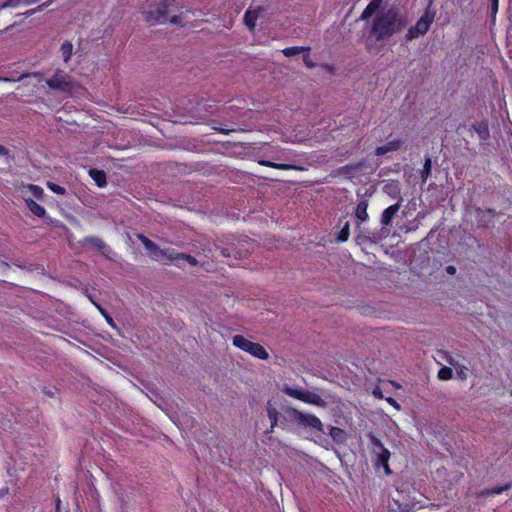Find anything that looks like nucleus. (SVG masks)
I'll return each mask as SVG.
<instances>
[{
    "instance_id": "obj_21",
    "label": "nucleus",
    "mask_w": 512,
    "mask_h": 512,
    "mask_svg": "<svg viewBox=\"0 0 512 512\" xmlns=\"http://www.w3.org/2000/svg\"><path fill=\"white\" fill-rule=\"evenodd\" d=\"M383 191L389 196L395 198L400 195V185L398 181H390L383 187Z\"/></svg>"
},
{
    "instance_id": "obj_3",
    "label": "nucleus",
    "mask_w": 512,
    "mask_h": 512,
    "mask_svg": "<svg viewBox=\"0 0 512 512\" xmlns=\"http://www.w3.org/2000/svg\"><path fill=\"white\" fill-rule=\"evenodd\" d=\"M400 206V202H397L396 204L386 208L381 215V224L383 225V227L378 231L368 232L367 235L359 233L356 238L358 243H360V241L378 243L379 241L387 238L390 231L386 226L392 223V220L399 211Z\"/></svg>"
},
{
    "instance_id": "obj_18",
    "label": "nucleus",
    "mask_w": 512,
    "mask_h": 512,
    "mask_svg": "<svg viewBox=\"0 0 512 512\" xmlns=\"http://www.w3.org/2000/svg\"><path fill=\"white\" fill-rule=\"evenodd\" d=\"M512 487L511 483H507L503 486H495L493 488H487L480 491L479 496L480 497H487L495 494H501L504 491L509 490Z\"/></svg>"
},
{
    "instance_id": "obj_26",
    "label": "nucleus",
    "mask_w": 512,
    "mask_h": 512,
    "mask_svg": "<svg viewBox=\"0 0 512 512\" xmlns=\"http://www.w3.org/2000/svg\"><path fill=\"white\" fill-rule=\"evenodd\" d=\"M431 170H432V160H431V157L430 156H426L425 157L424 166H423V170L421 171V178H422L423 182H426V180L428 179V177L431 174Z\"/></svg>"
},
{
    "instance_id": "obj_44",
    "label": "nucleus",
    "mask_w": 512,
    "mask_h": 512,
    "mask_svg": "<svg viewBox=\"0 0 512 512\" xmlns=\"http://www.w3.org/2000/svg\"><path fill=\"white\" fill-rule=\"evenodd\" d=\"M54 0H49L47 2L42 3L41 5L37 6L35 10L37 12L43 11L46 7H48Z\"/></svg>"
},
{
    "instance_id": "obj_23",
    "label": "nucleus",
    "mask_w": 512,
    "mask_h": 512,
    "mask_svg": "<svg viewBox=\"0 0 512 512\" xmlns=\"http://www.w3.org/2000/svg\"><path fill=\"white\" fill-rule=\"evenodd\" d=\"M60 51L62 53L63 61L67 63L71 56L73 51V45L70 41H64L61 45Z\"/></svg>"
},
{
    "instance_id": "obj_58",
    "label": "nucleus",
    "mask_w": 512,
    "mask_h": 512,
    "mask_svg": "<svg viewBox=\"0 0 512 512\" xmlns=\"http://www.w3.org/2000/svg\"><path fill=\"white\" fill-rule=\"evenodd\" d=\"M0 263H1V265H2L5 269H9V268H10V265H9L7 262H5V261H1V260H0Z\"/></svg>"
},
{
    "instance_id": "obj_62",
    "label": "nucleus",
    "mask_w": 512,
    "mask_h": 512,
    "mask_svg": "<svg viewBox=\"0 0 512 512\" xmlns=\"http://www.w3.org/2000/svg\"><path fill=\"white\" fill-rule=\"evenodd\" d=\"M45 393H46V394H48L49 396H52V395H53V393H52V392H50V391H45Z\"/></svg>"
},
{
    "instance_id": "obj_50",
    "label": "nucleus",
    "mask_w": 512,
    "mask_h": 512,
    "mask_svg": "<svg viewBox=\"0 0 512 512\" xmlns=\"http://www.w3.org/2000/svg\"><path fill=\"white\" fill-rule=\"evenodd\" d=\"M259 164L275 168V163L268 160H261L259 161Z\"/></svg>"
},
{
    "instance_id": "obj_2",
    "label": "nucleus",
    "mask_w": 512,
    "mask_h": 512,
    "mask_svg": "<svg viewBox=\"0 0 512 512\" xmlns=\"http://www.w3.org/2000/svg\"><path fill=\"white\" fill-rule=\"evenodd\" d=\"M176 10V0H146L141 12L144 21L154 25L167 21L169 13Z\"/></svg>"
},
{
    "instance_id": "obj_27",
    "label": "nucleus",
    "mask_w": 512,
    "mask_h": 512,
    "mask_svg": "<svg viewBox=\"0 0 512 512\" xmlns=\"http://www.w3.org/2000/svg\"><path fill=\"white\" fill-rule=\"evenodd\" d=\"M309 50V47H288L283 50V54L287 57H291L303 52H309Z\"/></svg>"
},
{
    "instance_id": "obj_41",
    "label": "nucleus",
    "mask_w": 512,
    "mask_h": 512,
    "mask_svg": "<svg viewBox=\"0 0 512 512\" xmlns=\"http://www.w3.org/2000/svg\"><path fill=\"white\" fill-rule=\"evenodd\" d=\"M303 61L305 65L309 68H313L315 66V63L312 62L308 52H306V54L303 55Z\"/></svg>"
},
{
    "instance_id": "obj_35",
    "label": "nucleus",
    "mask_w": 512,
    "mask_h": 512,
    "mask_svg": "<svg viewBox=\"0 0 512 512\" xmlns=\"http://www.w3.org/2000/svg\"><path fill=\"white\" fill-rule=\"evenodd\" d=\"M177 252H174V250L170 249H162V253H160V258L164 257L168 261H178L180 260V257H177Z\"/></svg>"
},
{
    "instance_id": "obj_14",
    "label": "nucleus",
    "mask_w": 512,
    "mask_h": 512,
    "mask_svg": "<svg viewBox=\"0 0 512 512\" xmlns=\"http://www.w3.org/2000/svg\"><path fill=\"white\" fill-rule=\"evenodd\" d=\"M364 166V162L360 161L353 164L342 166L338 169V174L347 178H352L356 172L360 171Z\"/></svg>"
},
{
    "instance_id": "obj_61",
    "label": "nucleus",
    "mask_w": 512,
    "mask_h": 512,
    "mask_svg": "<svg viewBox=\"0 0 512 512\" xmlns=\"http://www.w3.org/2000/svg\"><path fill=\"white\" fill-rule=\"evenodd\" d=\"M391 383H392L395 387H397V388H398V387H400V385H399V384H397V383H395V382H393V381H392Z\"/></svg>"
},
{
    "instance_id": "obj_30",
    "label": "nucleus",
    "mask_w": 512,
    "mask_h": 512,
    "mask_svg": "<svg viewBox=\"0 0 512 512\" xmlns=\"http://www.w3.org/2000/svg\"><path fill=\"white\" fill-rule=\"evenodd\" d=\"M38 1L39 0H7L5 3L2 4L1 8L16 7L22 3L26 4V5H30V4H34Z\"/></svg>"
},
{
    "instance_id": "obj_51",
    "label": "nucleus",
    "mask_w": 512,
    "mask_h": 512,
    "mask_svg": "<svg viewBox=\"0 0 512 512\" xmlns=\"http://www.w3.org/2000/svg\"><path fill=\"white\" fill-rule=\"evenodd\" d=\"M446 272L449 274V275H454L456 273V268L454 266H447L446 267Z\"/></svg>"
},
{
    "instance_id": "obj_11",
    "label": "nucleus",
    "mask_w": 512,
    "mask_h": 512,
    "mask_svg": "<svg viewBox=\"0 0 512 512\" xmlns=\"http://www.w3.org/2000/svg\"><path fill=\"white\" fill-rule=\"evenodd\" d=\"M328 434L338 445H343L348 440L347 432L339 427L329 426Z\"/></svg>"
},
{
    "instance_id": "obj_47",
    "label": "nucleus",
    "mask_w": 512,
    "mask_h": 512,
    "mask_svg": "<svg viewBox=\"0 0 512 512\" xmlns=\"http://www.w3.org/2000/svg\"><path fill=\"white\" fill-rule=\"evenodd\" d=\"M275 168L281 169V170H287V169L293 168V166L288 165V164L275 163Z\"/></svg>"
},
{
    "instance_id": "obj_32",
    "label": "nucleus",
    "mask_w": 512,
    "mask_h": 512,
    "mask_svg": "<svg viewBox=\"0 0 512 512\" xmlns=\"http://www.w3.org/2000/svg\"><path fill=\"white\" fill-rule=\"evenodd\" d=\"M438 379L446 381L453 377V371L450 367L444 366L438 371Z\"/></svg>"
},
{
    "instance_id": "obj_40",
    "label": "nucleus",
    "mask_w": 512,
    "mask_h": 512,
    "mask_svg": "<svg viewBox=\"0 0 512 512\" xmlns=\"http://www.w3.org/2000/svg\"><path fill=\"white\" fill-rule=\"evenodd\" d=\"M394 502L398 505V508L402 511V512H408L410 510V508L412 507V505L410 503H404V504H400L399 503V500H394Z\"/></svg>"
},
{
    "instance_id": "obj_16",
    "label": "nucleus",
    "mask_w": 512,
    "mask_h": 512,
    "mask_svg": "<svg viewBox=\"0 0 512 512\" xmlns=\"http://www.w3.org/2000/svg\"><path fill=\"white\" fill-rule=\"evenodd\" d=\"M368 201L367 200H361L355 209V216L359 222H364L368 219ZM360 223H358V226Z\"/></svg>"
},
{
    "instance_id": "obj_20",
    "label": "nucleus",
    "mask_w": 512,
    "mask_h": 512,
    "mask_svg": "<svg viewBox=\"0 0 512 512\" xmlns=\"http://www.w3.org/2000/svg\"><path fill=\"white\" fill-rule=\"evenodd\" d=\"M89 175L99 187H103L106 185V174L103 170L92 168L89 170Z\"/></svg>"
},
{
    "instance_id": "obj_29",
    "label": "nucleus",
    "mask_w": 512,
    "mask_h": 512,
    "mask_svg": "<svg viewBox=\"0 0 512 512\" xmlns=\"http://www.w3.org/2000/svg\"><path fill=\"white\" fill-rule=\"evenodd\" d=\"M267 414L269 419L271 420V428L268 432L273 431L274 427L277 425L278 422V411L276 408L269 406L267 408Z\"/></svg>"
},
{
    "instance_id": "obj_33",
    "label": "nucleus",
    "mask_w": 512,
    "mask_h": 512,
    "mask_svg": "<svg viewBox=\"0 0 512 512\" xmlns=\"http://www.w3.org/2000/svg\"><path fill=\"white\" fill-rule=\"evenodd\" d=\"M84 243H90L95 246L97 249L102 250L106 247V244L99 237H86L84 239Z\"/></svg>"
},
{
    "instance_id": "obj_8",
    "label": "nucleus",
    "mask_w": 512,
    "mask_h": 512,
    "mask_svg": "<svg viewBox=\"0 0 512 512\" xmlns=\"http://www.w3.org/2000/svg\"><path fill=\"white\" fill-rule=\"evenodd\" d=\"M371 444V454L373 463L388 462L390 459V451L384 447L381 440L376 437L372 432L367 434Z\"/></svg>"
},
{
    "instance_id": "obj_54",
    "label": "nucleus",
    "mask_w": 512,
    "mask_h": 512,
    "mask_svg": "<svg viewBox=\"0 0 512 512\" xmlns=\"http://www.w3.org/2000/svg\"><path fill=\"white\" fill-rule=\"evenodd\" d=\"M7 154H8V150H7V148H6V147H4V146H2V145H0V155L5 156V155H7Z\"/></svg>"
},
{
    "instance_id": "obj_1",
    "label": "nucleus",
    "mask_w": 512,
    "mask_h": 512,
    "mask_svg": "<svg viewBox=\"0 0 512 512\" xmlns=\"http://www.w3.org/2000/svg\"><path fill=\"white\" fill-rule=\"evenodd\" d=\"M409 20L398 8L381 10L374 16L368 28L369 40L385 42L394 34H398L407 28Z\"/></svg>"
},
{
    "instance_id": "obj_49",
    "label": "nucleus",
    "mask_w": 512,
    "mask_h": 512,
    "mask_svg": "<svg viewBox=\"0 0 512 512\" xmlns=\"http://www.w3.org/2000/svg\"><path fill=\"white\" fill-rule=\"evenodd\" d=\"M373 395L376 397V398H379V399H382L383 398V394H382V391L379 387H376L374 390H373Z\"/></svg>"
},
{
    "instance_id": "obj_22",
    "label": "nucleus",
    "mask_w": 512,
    "mask_h": 512,
    "mask_svg": "<svg viewBox=\"0 0 512 512\" xmlns=\"http://www.w3.org/2000/svg\"><path fill=\"white\" fill-rule=\"evenodd\" d=\"M282 391H283L286 395H288V396H290V397H293V398H295V399L301 400V401H303V399H304V395H305V392H306V390H303V389H295V388H292V387L287 386V385L283 387Z\"/></svg>"
},
{
    "instance_id": "obj_13",
    "label": "nucleus",
    "mask_w": 512,
    "mask_h": 512,
    "mask_svg": "<svg viewBox=\"0 0 512 512\" xmlns=\"http://www.w3.org/2000/svg\"><path fill=\"white\" fill-rule=\"evenodd\" d=\"M471 128L478 134L481 140L485 141L490 138L489 125L486 120L473 123Z\"/></svg>"
},
{
    "instance_id": "obj_25",
    "label": "nucleus",
    "mask_w": 512,
    "mask_h": 512,
    "mask_svg": "<svg viewBox=\"0 0 512 512\" xmlns=\"http://www.w3.org/2000/svg\"><path fill=\"white\" fill-rule=\"evenodd\" d=\"M350 235V224L348 221H345L343 226L341 227L338 235L336 237L337 242H345L348 240Z\"/></svg>"
},
{
    "instance_id": "obj_42",
    "label": "nucleus",
    "mask_w": 512,
    "mask_h": 512,
    "mask_svg": "<svg viewBox=\"0 0 512 512\" xmlns=\"http://www.w3.org/2000/svg\"><path fill=\"white\" fill-rule=\"evenodd\" d=\"M498 1L499 0H491V15L495 16L498 11Z\"/></svg>"
},
{
    "instance_id": "obj_10",
    "label": "nucleus",
    "mask_w": 512,
    "mask_h": 512,
    "mask_svg": "<svg viewBox=\"0 0 512 512\" xmlns=\"http://www.w3.org/2000/svg\"><path fill=\"white\" fill-rule=\"evenodd\" d=\"M264 9L262 7H257L254 10H247L244 14V23L249 28L250 31H253L256 27V20L259 17V14L263 12Z\"/></svg>"
},
{
    "instance_id": "obj_28",
    "label": "nucleus",
    "mask_w": 512,
    "mask_h": 512,
    "mask_svg": "<svg viewBox=\"0 0 512 512\" xmlns=\"http://www.w3.org/2000/svg\"><path fill=\"white\" fill-rule=\"evenodd\" d=\"M146 250L149 251V253L154 256L155 260L160 259V253H162V249L151 240L150 243L146 244Z\"/></svg>"
},
{
    "instance_id": "obj_7",
    "label": "nucleus",
    "mask_w": 512,
    "mask_h": 512,
    "mask_svg": "<svg viewBox=\"0 0 512 512\" xmlns=\"http://www.w3.org/2000/svg\"><path fill=\"white\" fill-rule=\"evenodd\" d=\"M287 413L292 421L297 422L304 427H311L323 432V424L320 419L312 414L303 413L295 408H288Z\"/></svg>"
},
{
    "instance_id": "obj_46",
    "label": "nucleus",
    "mask_w": 512,
    "mask_h": 512,
    "mask_svg": "<svg viewBox=\"0 0 512 512\" xmlns=\"http://www.w3.org/2000/svg\"><path fill=\"white\" fill-rule=\"evenodd\" d=\"M182 21V18L181 16H178V15H173L171 18H169V22L172 23V24H180Z\"/></svg>"
},
{
    "instance_id": "obj_59",
    "label": "nucleus",
    "mask_w": 512,
    "mask_h": 512,
    "mask_svg": "<svg viewBox=\"0 0 512 512\" xmlns=\"http://www.w3.org/2000/svg\"><path fill=\"white\" fill-rule=\"evenodd\" d=\"M14 26H15L14 24H13V25H10V26L6 27L4 31H5V32H8V31L12 30V28H13Z\"/></svg>"
},
{
    "instance_id": "obj_53",
    "label": "nucleus",
    "mask_w": 512,
    "mask_h": 512,
    "mask_svg": "<svg viewBox=\"0 0 512 512\" xmlns=\"http://www.w3.org/2000/svg\"><path fill=\"white\" fill-rule=\"evenodd\" d=\"M104 317H105L106 321H107L111 326H113V327L115 326L114 321H113L112 317H111L109 314L105 315Z\"/></svg>"
},
{
    "instance_id": "obj_5",
    "label": "nucleus",
    "mask_w": 512,
    "mask_h": 512,
    "mask_svg": "<svg viewBox=\"0 0 512 512\" xmlns=\"http://www.w3.org/2000/svg\"><path fill=\"white\" fill-rule=\"evenodd\" d=\"M46 84L50 89L63 93H71L75 87L72 76L61 69H57Z\"/></svg>"
},
{
    "instance_id": "obj_55",
    "label": "nucleus",
    "mask_w": 512,
    "mask_h": 512,
    "mask_svg": "<svg viewBox=\"0 0 512 512\" xmlns=\"http://www.w3.org/2000/svg\"><path fill=\"white\" fill-rule=\"evenodd\" d=\"M95 306L98 308V310L101 312V314H102L103 316H105V315H107V314H108V313H107V311H106L102 306H100V305H98V304H96Z\"/></svg>"
},
{
    "instance_id": "obj_15",
    "label": "nucleus",
    "mask_w": 512,
    "mask_h": 512,
    "mask_svg": "<svg viewBox=\"0 0 512 512\" xmlns=\"http://www.w3.org/2000/svg\"><path fill=\"white\" fill-rule=\"evenodd\" d=\"M401 144H402L401 140L389 141L385 145L377 147L375 149V155L376 156H382V155H384V154H386L388 152L397 151V150L400 149Z\"/></svg>"
},
{
    "instance_id": "obj_19",
    "label": "nucleus",
    "mask_w": 512,
    "mask_h": 512,
    "mask_svg": "<svg viewBox=\"0 0 512 512\" xmlns=\"http://www.w3.org/2000/svg\"><path fill=\"white\" fill-rule=\"evenodd\" d=\"M25 202H26V205L28 207V209L37 217H44L45 214H46V211L44 209V207H42L41 205H39L37 202H35L33 199L31 198H28V199H25Z\"/></svg>"
},
{
    "instance_id": "obj_39",
    "label": "nucleus",
    "mask_w": 512,
    "mask_h": 512,
    "mask_svg": "<svg viewBox=\"0 0 512 512\" xmlns=\"http://www.w3.org/2000/svg\"><path fill=\"white\" fill-rule=\"evenodd\" d=\"M374 466L376 468L383 467L384 472H385L386 475H391L392 474V470L390 469L388 462L375 463Z\"/></svg>"
},
{
    "instance_id": "obj_56",
    "label": "nucleus",
    "mask_w": 512,
    "mask_h": 512,
    "mask_svg": "<svg viewBox=\"0 0 512 512\" xmlns=\"http://www.w3.org/2000/svg\"><path fill=\"white\" fill-rule=\"evenodd\" d=\"M6 494H8V488L7 487L0 490V497H3Z\"/></svg>"
},
{
    "instance_id": "obj_45",
    "label": "nucleus",
    "mask_w": 512,
    "mask_h": 512,
    "mask_svg": "<svg viewBox=\"0 0 512 512\" xmlns=\"http://www.w3.org/2000/svg\"><path fill=\"white\" fill-rule=\"evenodd\" d=\"M137 238L142 242L144 247H146V244L151 242V240L148 237H146L145 235H143V234H138Z\"/></svg>"
},
{
    "instance_id": "obj_37",
    "label": "nucleus",
    "mask_w": 512,
    "mask_h": 512,
    "mask_svg": "<svg viewBox=\"0 0 512 512\" xmlns=\"http://www.w3.org/2000/svg\"><path fill=\"white\" fill-rule=\"evenodd\" d=\"M47 186L51 191H53L54 193H57V194L63 195L66 192V189L64 187H62L56 183H53V182H48Z\"/></svg>"
},
{
    "instance_id": "obj_48",
    "label": "nucleus",
    "mask_w": 512,
    "mask_h": 512,
    "mask_svg": "<svg viewBox=\"0 0 512 512\" xmlns=\"http://www.w3.org/2000/svg\"><path fill=\"white\" fill-rule=\"evenodd\" d=\"M386 400H387V402H388L389 404H391L392 406H394L396 409L400 410V405L398 404V402H397L394 398L389 397V398H387Z\"/></svg>"
},
{
    "instance_id": "obj_17",
    "label": "nucleus",
    "mask_w": 512,
    "mask_h": 512,
    "mask_svg": "<svg viewBox=\"0 0 512 512\" xmlns=\"http://www.w3.org/2000/svg\"><path fill=\"white\" fill-rule=\"evenodd\" d=\"M303 402L313 404L319 407H326L327 402L324 401L318 394L307 391L305 392Z\"/></svg>"
},
{
    "instance_id": "obj_52",
    "label": "nucleus",
    "mask_w": 512,
    "mask_h": 512,
    "mask_svg": "<svg viewBox=\"0 0 512 512\" xmlns=\"http://www.w3.org/2000/svg\"><path fill=\"white\" fill-rule=\"evenodd\" d=\"M36 12H37V11H36V10H35V8H34V9H30V10L26 11L23 15H24L25 17H30V16H32L33 14H35Z\"/></svg>"
},
{
    "instance_id": "obj_34",
    "label": "nucleus",
    "mask_w": 512,
    "mask_h": 512,
    "mask_svg": "<svg viewBox=\"0 0 512 512\" xmlns=\"http://www.w3.org/2000/svg\"><path fill=\"white\" fill-rule=\"evenodd\" d=\"M438 355L443 358L448 364L457 367L459 363L451 356V354L445 350H438Z\"/></svg>"
},
{
    "instance_id": "obj_43",
    "label": "nucleus",
    "mask_w": 512,
    "mask_h": 512,
    "mask_svg": "<svg viewBox=\"0 0 512 512\" xmlns=\"http://www.w3.org/2000/svg\"><path fill=\"white\" fill-rule=\"evenodd\" d=\"M233 252H234V250H232L230 248H221L220 249V253L224 257H230L231 255H233Z\"/></svg>"
},
{
    "instance_id": "obj_38",
    "label": "nucleus",
    "mask_w": 512,
    "mask_h": 512,
    "mask_svg": "<svg viewBox=\"0 0 512 512\" xmlns=\"http://www.w3.org/2000/svg\"><path fill=\"white\" fill-rule=\"evenodd\" d=\"M456 370H457V375L458 377L461 379V380H466L467 379V368L465 366H462V365H459L457 367H455Z\"/></svg>"
},
{
    "instance_id": "obj_57",
    "label": "nucleus",
    "mask_w": 512,
    "mask_h": 512,
    "mask_svg": "<svg viewBox=\"0 0 512 512\" xmlns=\"http://www.w3.org/2000/svg\"><path fill=\"white\" fill-rule=\"evenodd\" d=\"M13 264H14L15 266H17V267L21 268V269H24V268H25V266H24V265H22L19 261H14V262H13Z\"/></svg>"
},
{
    "instance_id": "obj_60",
    "label": "nucleus",
    "mask_w": 512,
    "mask_h": 512,
    "mask_svg": "<svg viewBox=\"0 0 512 512\" xmlns=\"http://www.w3.org/2000/svg\"><path fill=\"white\" fill-rule=\"evenodd\" d=\"M88 298L91 300V302H92L94 305H96V304H97V303L93 300V296L88 295Z\"/></svg>"
},
{
    "instance_id": "obj_6",
    "label": "nucleus",
    "mask_w": 512,
    "mask_h": 512,
    "mask_svg": "<svg viewBox=\"0 0 512 512\" xmlns=\"http://www.w3.org/2000/svg\"><path fill=\"white\" fill-rule=\"evenodd\" d=\"M232 341L234 346L245 352H248L256 358L262 360H267L269 358L268 352L261 344L252 342L242 335H235Z\"/></svg>"
},
{
    "instance_id": "obj_24",
    "label": "nucleus",
    "mask_w": 512,
    "mask_h": 512,
    "mask_svg": "<svg viewBox=\"0 0 512 512\" xmlns=\"http://www.w3.org/2000/svg\"><path fill=\"white\" fill-rule=\"evenodd\" d=\"M42 76V73L41 72H27V73H22L18 78H9V77H0V81H5V82H16V81H21L25 78H28V77H37V78H40Z\"/></svg>"
},
{
    "instance_id": "obj_12",
    "label": "nucleus",
    "mask_w": 512,
    "mask_h": 512,
    "mask_svg": "<svg viewBox=\"0 0 512 512\" xmlns=\"http://www.w3.org/2000/svg\"><path fill=\"white\" fill-rule=\"evenodd\" d=\"M382 3L383 0H371L370 3L366 6V8L363 10L360 19L368 20L374 14L376 15V13L379 12L378 10L381 7Z\"/></svg>"
},
{
    "instance_id": "obj_31",
    "label": "nucleus",
    "mask_w": 512,
    "mask_h": 512,
    "mask_svg": "<svg viewBox=\"0 0 512 512\" xmlns=\"http://www.w3.org/2000/svg\"><path fill=\"white\" fill-rule=\"evenodd\" d=\"M27 189L31 192L32 196L38 200H42L44 197V191L40 186L29 184Z\"/></svg>"
},
{
    "instance_id": "obj_9",
    "label": "nucleus",
    "mask_w": 512,
    "mask_h": 512,
    "mask_svg": "<svg viewBox=\"0 0 512 512\" xmlns=\"http://www.w3.org/2000/svg\"><path fill=\"white\" fill-rule=\"evenodd\" d=\"M474 215L477 227L484 229L488 228L493 223L497 212L491 208L483 210L480 207H476L474 208Z\"/></svg>"
},
{
    "instance_id": "obj_4",
    "label": "nucleus",
    "mask_w": 512,
    "mask_h": 512,
    "mask_svg": "<svg viewBox=\"0 0 512 512\" xmlns=\"http://www.w3.org/2000/svg\"><path fill=\"white\" fill-rule=\"evenodd\" d=\"M433 0H429V4L424 12V14L418 19L414 26H411L406 35V41H411L413 39L418 38L427 33L431 24L434 21L436 12L431 10Z\"/></svg>"
},
{
    "instance_id": "obj_36",
    "label": "nucleus",
    "mask_w": 512,
    "mask_h": 512,
    "mask_svg": "<svg viewBox=\"0 0 512 512\" xmlns=\"http://www.w3.org/2000/svg\"><path fill=\"white\" fill-rule=\"evenodd\" d=\"M177 257H180V260L187 261L192 266H196L198 264V260L189 254L178 253Z\"/></svg>"
}]
</instances>
